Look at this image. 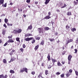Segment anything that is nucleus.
<instances>
[{
    "label": "nucleus",
    "mask_w": 78,
    "mask_h": 78,
    "mask_svg": "<svg viewBox=\"0 0 78 78\" xmlns=\"http://www.w3.org/2000/svg\"><path fill=\"white\" fill-rule=\"evenodd\" d=\"M53 41H54V39L52 38L51 40H50V41H51V42H53Z\"/></svg>",
    "instance_id": "43"
},
{
    "label": "nucleus",
    "mask_w": 78,
    "mask_h": 78,
    "mask_svg": "<svg viewBox=\"0 0 78 78\" xmlns=\"http://www.w3.org/2000/svg\"><path fill=\"white\" fill-rule=\"evenodd\" d=\"M13 61H14V59H12V58L11 59L10 61L9 62V63H10V62H12Z\"/></svg>",
    "instance_id": "28"
},
{
    "label": "nucleus",
    "mask_w": 78,
    "mask_h": 78,
    "mask_svg": "<svg viewBox=\"0 0 78 78\" xmlns=\"http://www.w3.org/2000/svg\"><path fill=\"white\" fill-rule=\"evenodd\" d=\"M69 72L70 73H72V69H70Z\"/></svg>",
    "instance_id": "50"
},
{
    "label": "nucleus",
    "mask_w": 78,
    "mask_h": 78,
    "mask_svg": "<svg viewBox=\"0 0 78 78\" xmlns=\"http://www.w3.org/2000/svg\"><path fill=\"white\" fill-rule=\"evenodd\" d=\"M10 73H14V71L13 70H10Z\"/></svg>",
    "instance_id": "19"
},
{
    "label": "nucleus",
    "mask_w": 78,
    "mask_h": 78,
    "mask_svg": "<svg viewBox=\"0 0 78 78\" xmlns=\"http://www.w3.org/2000/svg\"><path fill=\"white\" fill-rule=\"evenodd\" d=\"M56 75H59L60 74V73L59 72H58L56 73Z\"/></svg>",
    "instance_id": "54"
},
{
    "label": "nucleus",
    "mask_w": 78,
    "mask_h": 78,
    "mask_svg": "<svg viewBox=\"0 0 78 78\" xmlns=\"http://www.w3.org/2000/svg\"><path fill=\"white\" fill-rule=\"evenodd\" d=\"M67 6V5H66L65 4H64V5L63 6L61 7V8H65V7H66Z\"/></svg>",
    "instance_id": "21"
},
{
    "label": "nucleus",
    "mask_w": 78,
    "mask_h": 78,
    "mask_svg": "<svg viewBox=\"0 0 78 78\" xmlns=\"http://www.w3.org/2000/svg\"><path fill=\"white\" fill-rule=\"evenodd\" d=\"M33 39V38L32 37L30 38L27 37L24 39V41H30V40H31Z\"/></svg>",
    "instance_id": "4"
},
{
    "label": "nucleus",
    "mask_w": 78,
    "mask_h": 78,
    "mask_svg": "<svg viewBox=\"0 0 78 78\" xmlns=\"http://www.w3.org/2000/svg\"><path fill=\"white\" fill-rule=\"evenodd\" d=\"M7 5V3H5L4 5V7H6Z\"/></svg>",
    "instance_id": "36"
},
{
    "label": "nucleus",
    "mask_w": 78,
    "mask_h": 78,
    "mask_svg": "<svg viewBox=\"0 0 78 78\" xmlns=\"http://www.w3.org/2000/svg\"><path fill=\"white\" fill-rule=\"evenodd\" d=\"M3 77H4V76L3 75H0V78H3Z\"/></svg>",
    "instance_id": "30"
},
{
    "label": "nucleus",
    "mask_w": 78,
    "mask_h": 78,
    "mask_svg": "<svg viewBox=\"0 0 78 78\" xmlns=\"http://www.w3.org/2000/svg\"><path fill=\"white\" fill-rule=\"evenodd\" d=\"M16 41H18V42H20V38H16Z\"/></svg>",
    "instance_id": "16"
},
{
    "label": "nucleus",
    "mask_w": 78,
    "mask_h": 78,
    "mask_svg": "<svg viewBox=\"0 0 78 78\" xmlns=\"http://www.w3.org/2000/svg\"><path fill=\"white\" fill-rule=\"evenodd\" d=\"M14 33H15V34H17V31L16 30H14L13 31Z\"/></svg>",
    "instance_id": "33"
},
{
    "label": "nucleus",
    "mask_w": 78,
    "mask_h": 78,
    "mask_svg": "<svg viewBox=\"0 0 78 78\" xmlns=\"http://www.w3.org/2000/svg\"><path fill=\"white\" fill-rule=\"evenodd\" d=\"M12 78H15V76H13L12 77Z\"/></svg>",
    "instance_id": "60"
},
{
    "label": "nucleus",
    "mask_w": 78,
    "mask_h": 78,
    "mask_svg": "<svg viewBox=\"0 0 78 78\" xmlns=\"http://www.w3.org/2000/svg\"><path fill=\"white\" fill-rule=\"evenodd\" d=\"M44 44V40H42L41 43V44L42 45H43V44Z\"/></svg>",
    "instance_id": "22"
},
{
    "label": "nucleus",
    "mask_w": 78,
    "mask_h": 78,
    "mask_svg": "<svg viewBox=\"0 0 78 78\" xmlns=\"http://www.w3.org/2000/svg\"><path fill=\"white\" fill-rule=\"evenodd\" d=\"M61 77H62V78H63L64 76V74H62L61 75Z\"/></svg>",
    "instance_id": "38"
},
{
    "label": "nucleus",
    "mask_w": 78,
    "mask_h": 78,
    "mask_svg": "<svg viewBox=\"0 0 78 78\" xmlns=\"http://www.w3.org/2000/svg\"><path fill=\"white\" fill-rule=\"evenodd\" d=\"M75 72L76 73V75H77V76H78V71H76L75 70Z\"/></svg>",
    "instance_id": "32"
},
{
    "label": "nucleus",
    "mask_w": 78,
    "mask_h": 78,
    "mask_svg": "<svg viewBox=\"0 0 78 78\" xmlns=\"http://www.w3.org/2000/svg\"><path fill=\"white\" fill-rule=\"evenodd\" d=\"M48 69H51V66L50 65H49L48 66Z\"/></svg>",
    "instance_id": "41"
},
{
    "label": "nucleus",
    "mask_w": 78,
    "mask_h": 78,
    "mask_svg": "<svg viewBox=\"0 0 78 78\" xmlns=\"http://www.w3.org/2000/svg\"><path fill=\"white\" fill-rule=\"evenodd\" d=\"M8 77V76L7 75L5 76L3 78H6Z\"/></svg>",
    "instance_id": "53"
},
{
    "label": "nucleus",
    "mask_w": 78,
    "mask_h": 78,
    "mask_svg": "<svg viewBox=\"0 0 78 78\" xmlns=\"http://www.w3.org/2000/svg\"><path fill=\"white\" fill-rule=\"evenodd\" d=\"M4 3V0H0V6L1 5Z\"/></svg>",
    "instance_id": "11"
},
{
    "label": "nucleus",
    "mask_w": 78,
    "mask_h": 78,
    "mask_svg": "<svg viewBox=\"0 0 78 78\" xmlns=\"http://www.w3.org/2000/svg\"><path fill=\"white\" fill-rule=\"evenodd\" d=\"M35 41H36V40H35V39H33L32 41V43L34 44V42H35Z\"/></svg>",
    "instance_id": "17"
},
{
    "label": "nucleus",
    "mask_w": 78,
    "mask_h": 78,
    "mask_svg": "<svg viewBox=\"0 0 78 78\" xmlns=\"http://www.w3.org/2000/svg\"><path fill=\"white\" fill-rule=\"evenodd\" d=\"M32 74V75H34V74H35V72H32L31 73Z\"/></svg>",
    "instance_id": "48"
},
{
    "label": "nucleus",
    "mask_w": 78,
    "mask_h": 78,
    "mask_svg": "<svg viewBox=\"0 0 78 78\" xmlns=\"http://www.w3.org/2000/svg\"><path fill=\"white\" fill-rule=\"evenodd\" d=\"M3 62L4 63H5V64H6L7 62H6V60L5 59H4L3 60Z\"/></svg>",
    "instance_id": "26"
},
{
    "label": "nucleus",
    "mask_w": 78,
    "mask_h": 78,
    "mask_svg": "<svg viewBox=\"0 0 78 78\" xmlns=\"http://www.w3.org/2000/svg\"><path fill=\"white\" fill-rule=\"evenodd\" d=\"M40 38L41 37H38L36 38V39H37V40H39Z\"/></svg>",
    "instance_id": "29"
},
{
    "label": "nucleus",
    "mask_w": 78,
    "mask_h": 78,
    "mask_svg": "<svg viewBox=\"0 0 78 78\" xmlns=\"http://www.w3.org/2000/svg\"><path fill=\"white\" fill-rule=\"evenodd\" d=\"M62 63L63 64H64V63H65V62H62Z\"/></svg>",
    "instance_id": "59"
},
{
    "label": "nucleus",
    "mask_w": 78,
    "mask_h": 78,
    "mask_svg": "<svg viewBox=\"0 0 78 78\" xmlns=\"http://www.w3.org/2000/svg\"><path fill=\"white\" fill-rule=\"evenodd\" d=\"M7 25L8 26H10V24H9V23H7Z\"/></svg>",
    "instance_id": "61"
},
{
    "label": "nucleus",
    "mask_w": 78,
    "mask_h": 78,
    "mask_svg": "<svg viewBox=\"0 0 78 78\" xmlns=\"http://www.w3.org/2000/svg\"><path fill=\"white\" fill-rule=\"evenodd\" d=\"M72 55H69L68 57V60H71V59L72 58Z\"/></svg>",
    "instance_id": "8"
},
{
    "label": "nucleus",
    "mask_w": 78,
    "mask_h": 78,
    "mask_svg": "<svg viewBox=\"0 0 78 78\" xmlns=\"http://www.w3.org/2000/svg\"><path fill=\"white\" fill-rule=\"evenodd\" d=\"M2 42V40H1V39H0V44H1V43Z\"/></svg>",
    "instance_id": "64"
},
{
    "label": "nucleus",
    "mask_w": 78,
    "mask_h": 78,
    "mask_svg": "<svg viewBox=\"0 0 78 78\" xmlns=\"http://www.w3.org/2000/svg\"><path fill=\"white\" fill-rule=\"evenodd\" d=\"M27 68H21L20 69V72L21 73H22L25 72V70H27Z\"/></svg>",
    "instance_id": "2"
},
{
    "label": "nucleus",
    "mask_w": 78,
    "mask_h": 78,
    "mask_svg": "<svg viewBox=\"0 0 78 78\" xmlns=\"http://www.w3.org/2000/svg\"><path fill=\"white\" fill-rule=\"evenodd\" d=\"M76 44H78V38H77V40L76 41Z\"/></svg>",
    "instance_id": "42"
},
{
    "label": "nucleus",
    "mask_w": 78,
    "mask_h": 78,
    "mask_svg": "<svg viewBox=\"0 0 78 78\" xmlns=\"http://www.w3.org/2000/svg\"><path fill=\"white\" fill-rule=\"evenodd\" d=\"M56 11L57 12H59L60 11L58 9H57Z\"/></svg>",
    "instance_id": "58"
},
{
    "label": "nucleus",
    "mask_w": 78,
    "mask_h": 78,
    "mask_svg": "<svg viewBox=\"0 0 78 78\" xmlns=\"http://www.w3.org/2000/svg\"><path fill=\"white\" fill-rule=\"evenodd\" d=\"M14 42V41L12 39H9V41H8V43H9V42L12 43Z\"/></svg>",
    "instance_id": "7"
},
{
    "label": "nucleus",
    "mask_w": 78,
    "mask_h": 78,
    "mask_svg": "<svg viewBox=\"0 0 78 78\" xmlns=\"http://www.w3.org/2000/svg\"><path fill=\"white\" fill-rule=\"evenodd\" d=\"M38 48H39V45H37V46H35V49L36 50H37Z\"/></svg>",
    "instance_id": "27"
},
{
    "label": "nucleus",
    "mask_w": 78,
    "mask_h": 78,
    "mask_svg": "<svg viewBox=\"0 0 78 78\" xmlns=\"http://www.w3.org/2000/svg\"><path fill=\"white\" fill-rule=\"evenodd\" d=\"M20 50H21V51H22V52H23V48H21L20 49Z\"/></svg>",
    "instance_id": "52"
},
{
    "label": "nucleus",
    "mask_w": 78,
    "mask_h": 78,
    "mask_svg": "<svg viewBox=\"0 0 78 78\" xmlns=\"http://www.w3.org/2000/svg\"><path fill=\"white\" fill-rule=\"evenodd\" d=\"M57 64L58 66H61V64L59 62H58L57 63Z\"/></svg>",
    "instance_id": "31"
},
{
    "label": "nucleus",
    "mask_w": 78,
    "mask_h": 78,
    "mask_svg": "<svg viewBox=\"0 0 78 78\" xmlns=\"http://www.w3.org/2000/svg\"><path fill=\"white\" fill-rule=\"evenodd\" d=\"M31 36H32V34H28V37Z\"/></svg>",
    "instance_id": "55"
},
{
    "label": "nucleus",
    "mask_w": 78,
    "mask_h": 78,
    "mask_svg": "<svg viewBox=\"0 0 78 78\" xmlns=\"http://www.w3.org/2000/svg\"><path fill=\"white\" fill-rule=\"evenodd\" d=\"M70 73H69V72H67V73L66 74V76L67 77H68L69 76H70Z\"/></svg>",
    "instance_id": "6"
},
{
    "label": "nucleus",
    "mask_w": 78,
    "mask_h": 78,
    "mask_svg": "<svg viewBox=\"0 0 78 78\" xmlns=\"http://www.w3.org/2000/svg\"><path fill=\"white\" fill-rule=\"evenodd\" d=\"M45 30H46V31H48V30H50V28L48 27H45L44 28Z\"/></svg>",
    "instance_id": "10"
},
{
    "label": "nucleus",
    "mask_w": 78,
    "mask_h": 78,
    "mask_svg": "<svg viewBox=\"0 0 78 78\" xmlns=\"http://www.w3.org/2000/svg\"><path fill=\"white\" fill-rule=\"evenodd\" d=\"M5 22L6 23H8V20L7 19H5L4 20Z\"/></svg>",
    "instance_id": "13"
},
{
    "label": "nucleus",
    "mask_w": 78,
    "mask_h": 78,
    "mask_svg": "<svg viewBox=\"0 0 78 78\" xmlns=\"http://www.w3.org/2000/svg\"><path fill=\"white\" fill-rule=\"evenodd\" d=\"M68 64H70V60H68Z\"/></svg>",
    "instance_id": "49"
},
{
    "label": "nucleus",
    "mask_w": 78,
    "mask_h": 78,
    "mask_svg": "<svg viewBox=\"0 0 78 78\" xmlns=\"http://www.w3.org/2000/svg\"><path fill=\"white\" fill-rule=\"evenodd\" d=\"M38 77H39V78H43L42 76V75L41 74H40L39 76H38Z\"/></svg>",
    "instance_id": "23"
},
{
    "label": "nucleus",
    "mask_w": 78,
    "mask_h": 78,
    "mask_svg": "<svg viewBox=\"0 0 78 78\" xmlns=\"http://www.w3.org/2000/svg\"><path fill=\"white\" fill-rule=\"evenodd\" d=\"M70 42V41H67V42L66 43V45H67V44H68V43H69Z\"/></svg>",
    "instance_id": "51"
},
{
    "label": "nucleus",
    "mask_w": 78,
    "mask_h": 78,
    "mask_svg": "<svg viewBox=\"0 0 78 78\" xmlns=\"http://www.w3.org/2000/svg\"><path fill=\"white\" fill-rule=\"evenodd\" d=\"M4 27H5V28H7V26L6 25V24H4L3 25Z\"/></svg>",
    "instance_id": "46"
},
{
    "label": "nucleus",
    "mask_w": 78,
    "mask_h": 78,
    "mask_svg": "<svg viewBox=\"0 0 78 78\" xmlns=\"http://www.w3.org/2000/svg\"><path fill=\"white\" fill-rule=\"evenodd\" d=\"M52 61L53 62V63H55V62H56V60L55 59H54L53 58L51 59Z\"/></svg>",
    "instance_id": "12"
},
{
    "label": "nucleus",
    "mask_w": 78,
    "mask_h": 78,
    "mask_svg": "<svg viewBox=\"0 0 78 78\" xmlns=\"http://www.w3.org/2000/svg\"><path fill=\"white\" fill-rule=\"evenodd\" d=\"M10 5H13L12 3H10Z\"/></svg>",
    "instance_id": "62"
},
{
    "label": "nucleus",
    "mask_w": 78,
    "mask_h": 78,
    "mask_svg": "<svg viewBox=\"0 0 78 78\" xmlns=\"http://www.w3.org/2000/svg\"><path fill=\"white\" fill-rule=\"evenodd\" d=\"M50 1V0H45V4L47 5V4L49 3Z\"/></svg>",
    "instance_id": "9"
},
{
    "label": "nucleus",
    "mask_w": 78,
    "mask_h": 78,
    "mask_svg": "<svg viewBox=\"0 0 78 78\" xmlns=\"http://www.w3.org/2000/svg\"><path fill=\"white\" fill-rule=\"evenodd\" d=\"M35 4H37L38 3V2H35Z\"/></svg>",
    "instance_id": "56"
},
{
    "label": "nucleus",
    "mask_w": 78,
    "mask_h": 78,
    "mask_svg": "<svg viewBox=\"0 0 78 78\" xmlns=\"http://www.w3.org/2000/svg\"><path fill=\"white\" fill-rule=\"evenodd\" d=\"M26 2L27 3H29V2H30V0H27Z\"/></svg>",
    "instance_id": "45"
},
{
    "label": "nucleus",
    "mask_w": 78,
    "mask_h": 78,
    "mask_svg": "<svg viewBox=\"0 0 78 78\" xmlns=\"http://www.w3.org/2000/svg\"><path fill=\"white\" fill-rule=\"evenodd\" d=\"M25 37H28V34H26L25 35Z\"/></svg>",
    "instance_id": "39"
},
{
    "label": "nucleus",
    "mask_w": 78,
    "mask_h": 78,
    "mask_svg": "<svg viewBox=\"0 0 78 78\" xmlns=\"http://www.w3.org/2000/svg\"><path fill=\"white\" fill-rule=\"evenodd\" d=\"M8 44V43L7 42H6L4 45V46H5H5H6V45H7Z\"/></svg>",
    "instance_id": "37"
},
{
    "label": "nucleus",
    "mask_w": 78,
    "mask_h": 78,
    "mask_svg": "<svg viewBox=\"0 0 78 78\" xmlns=\"http://www.w3.org/2000/svg\"><path fill=\"white\" fill-rule=\"evenodd\" d=\"M32 28L33 27H32V25H31L28 27V28L27 29V30H31Z\"/></svg>",
    "instance_id": "5"
},
{
    "label": "nucleus",
    "mask_w": 78,
    "mask_h": 78,
    "mask_svg": "<svg viewBox=\"0 0 78 78\" xmlns=\"http://www.w3.org/2000/svg\"><path fill=\"white\" fill-rule=\"evenodd\" d=\"M37 30L39 31V33H41V32L42 33H44V30L42 28H38Z\"/></svg>",
    "instance_id": "1"
},
{
    "label": "nucleus",
    "mask_w": 78,
    "mask_h": 78,
    "mask_svg": "<svg viewBox=\"0 0 78 78\" xmlns=\"http://www.w3.org/2000/svg\"><path fill=\"white\" fill-rule=\"evenodd\" d=\"M66 30H68V29H69V28H70V27L68 26H66Z\"/></svg>",
    "instance_id": "25"
},
{
    "label": "nucleus",
    "mask_w": 78,
    "mask_h": 78,
    "mask_svg": "<svg viewBox=\"0 0 78 78\" xmlns=\"http://www.w3.org/2000/svg\"><path fill=\"white\" fill-rule=\"evenodd\" d=\"M22 32V30L21 29H19L18 31H17V33H21Z\"/></svg>",
    "instance_id": "15"
},
{
    "label": "nucleus",
    "mask_w": 78,
    "mask_h": 78,
    "mask_svg": "<svg viewBox=\"0 0 78 78\" xmlns=\"http://www.w3.org/2000/svg\"><path fill=\"white\" fill-rule=\"evenodd\" d=\"M71 31H73V32H74V31H76V28H73L71 29Z\"/></svg>",
    "instance_id": "20"
},
{
    "label": "nucleus",
    "mask_w": 78,
    "mask_h": 78,
    "mask_svg": "<svg viewBox=\"0 0 78 78\" xmlns=\"http://www.w3.org/2000/svg\"><path fill=\"white\" fill-rule=\"evenodd\" d=\"M23 48H25V47H26V46L25 44H23Z\"/></svg>",
    "instance_id": "35"
},
{
    "label": "nucleus",
    "mask_w": 78,
    "mask_h": 78,
    "mask_svg": "<svg viewBox=\"0 0 78 78\" xmlns=\"http://www.w3.org/2000/svg\"><path fill=\"white\" fill-rule=\"evenodd\" d=\"M48 16H46L44 18V19H50V17L49 16H50L51 15V13L50 12H49L48 13Z\"/></svg>",
    "instance_id": "3"
},
{
    "label": "nucleus",
    "mask_w": 78,
    "mask_h": 78,
    "mask_svg": "<svg viewBox=\"0 0 78 78\" xmlns=\"http://www.w3.org/2000/svg\"><path fill=\"white\" fill-rule=\"evenodd\" d=\"M67 16H70L71 15V12H69L67 13Z\"/></svg>",
    "instance_id": "18"
},
{
    "label": "nucleus",
    "mask_w": 78,
    "mask_h": 78,
    "mask_svg": "<svg viewBox=\"0 0 78 78\" xmlns=\"http://www.w3.org/2000/svg\"><path fill=\"white\" fill-rule=\"evenodd\" d=\"M75 53H77V51H78V50H77V49H75Z\"/></svg>",
    "instance_id": "40"
},
{
    "label": "nucleus",
    "mask_w": 78,
    "mask_h": 78,
    "mask_svg": "<svg viewBox=\"0 0 78 78\" xmlns=\"http://www.w3.org/2000/svg\"><path fill=\"white\" fill-rule=\"evenodd\" d=\"M18 15H19V14L17 13L16 16H18Z\"/></svg>",
    "instance_id": "63"
},
{
    "label": "nucleus",
    "mask_w": 78,
    "mask_h": 78,
    "mask_svg": "<svg viewBox=\"0 0 78 78\" xmlns=\"http://www.w3.org/2000/svg\"><path fill=\"white\" fill-rule=\"evenodd\" d=\"M2 34L3 35H5V31H2Z\"/></svg>",
    "instance_id": "34"
},
{
    "label": "nucleus",
    "mask_w": 78,
    "mask_h": 78,
    "mask_svg": "<svg viewBox=\"0 0 78 78\" xmlns=\"http://www.w3.org/2000/svg\"><path fill=\"white\" fill-rule=\"evenodd\" d=\"M23 16L24 17H27V16H26L25 15H23Z\"/></svg>",
    "instance_id": "57"
},
{
    "label": "nucleus",
    "mask_w": 78,
    "mask_h": 78,
    "mask_svg": "<svg viewBox=\"0 0 78 78\" xmlns=\"http://www.w3.org/2000/svg\"><path fill=\"white\" fill-rule=\"evenodd\" d=\"M12 37H11V36H9L8 37V38H9V39H10V38H11V39H12Z\"/></svg>",
    "instance_id": "47"
},
{
    "label": "nucleus",
    "mask_w": 78,
    "mask_h": 78,
    "mask_svg": "<svg viewBox=\"0 0 78 78\" xmlns=\"http://www.w3.org/2000/svg\"><path fill=\"white\" fill-rule=\"evenodd\" d=\"M48 70H46L45 71V74L47 75H48Z\"/></svg>",
    "instance_id": "24"
},
{
    "label": "nucleus",
    "mask_w": 78,
    "mask_h": 78,
    "mask_svg": "<svg viewBox=\"0 0 78 78\" xmlns=\"http://www.w3.org/2000/svg\"><path fill=\"white\" fill-rule=\"evenodd\" d=\"M47 58L48 59V61H50V55H48L47 56Z\"/></svg>",
    "instance_id": "14"
},
{
    "label": "nucleus",
    "mask_w": 78,
    "mask_h": 78,
    "mask_svg": "<svg viewBox=\"0 0 78 78\" xmlns=\"http://www.w3.org/2000/svg\"><path fill=\"white\" fill-rule=\"evenodd\" d=\"M74 3L75 5H77V3L76 1H74Z\"/></svg>",
    "instance_id": "44"
}]
</instances>
